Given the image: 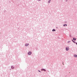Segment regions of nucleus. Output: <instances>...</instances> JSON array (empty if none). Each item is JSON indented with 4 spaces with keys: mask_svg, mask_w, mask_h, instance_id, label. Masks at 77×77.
I'll use <instances>...</instances> for the list:
<instances>
[{
    "mask_svg": "<svg viewBox=\"0 0 77 77\" xmlns=\"http://www.w3.org/2000/svg\"><path fill=\"white\" fill-rule=\"evenodd\" d=\"M38 72H41V71H40L39 70H38Z\"/></svg>",
    "mask_w": 77,
    "mask_h": 77,
    "instance_id": "f8f14e48",
    "label": "nucleus"
},
{
    "mask_svg": "<svg viewBox=\"0 0 77 77\" xmlns=\"http://www.w3.org/2000/svg\"><path fill=\"white\" fill-rule=\"evenodd\" d=\"M29 43L25 44V46H26V47H27V46H29Z\"/></svg>",
    "mask_w": 77,
    "mask_h": 77,
    "instance_id": "f03ea898",
    "label": "nucleus"
},
{
    "mask_svg": "<svg viewBox=\"0 0 77 77\" xmlns=\"http://www.w3.org/2000/svg\"><path fill=\"white\" fill-rule=\"evenodd\" d=\"M51 0H49L48 1V3H50V2H51Z\"/></svg>",
    "mask_w": 77,
    "mask_h": 77,
    "instance_id": "6e6552de",
    "label": "nucleus"
},
{
    "mask_svg": "<svg viewBox=\"0 0 77 77\" xmlns=\"http://www.w3.org/2000/svg\"><path fill=\"white\" fill-rule=\"evenodd\" d=\"M74 57H77V55H74Z\"/></svg>",
    "mask_w": 77,
    "mask_h": 77,
    "instance_id": "0eeeda50",
    "label": "nucleus"
},
{
    "mask_svg": "<svg viewBox=\"0 0 77 77\" xmlns=\"http://www.w3.org/2000/svg\"><path fill=\"white\" fill-rule=\"evenodd\" d=\"M71 42L70 41H69L68 42V43H69V42Z\"/></svg>",
    "mask_w": 77,
    "mask_h": 77,
    "instance_id": "ddd939ff",
    "label": "nucleus"
},
{
    "mask_svg": "<svg viewBox=\"0 0 77 77\" xmlns=\"http://www.w3.org/2000/svg\"><path fill=\"white\" fill-rule=\"evenodd\" d=\"M75 44H76V45H77V43L76 42Z\"/></svg>",
    "mask_w": 77,
    "mask_h": 77,
    "instance_id": "2eb2a0df",
    "label": "nucleus"
},
{
    "mask_svg": "<svg viewBox=\"0 0 77 77\" xmlns=\"http://www.w3.org/2000/svg\"><path fill=\"white\" fill-rule=\"evenodd\" d=\"M66 2H68V0H66Z\"/></svg>",
    "mask_w": 77,
    "mask_h": 77,
    "instance_id": "f3484780",
    "label": "nucleus"
},
{
    "mask_svg": "<svg viewBox=\"0 0 77 77\" xmlns=\"http://www.w3.org/2000/svg\"><path fill=\"white\" fill-rule=\"evenodd\" d=\"M67 26V25H66V24H64L63 25V26Z\"/></svg>",
    "mask_w": 77,
    "mask_h": 77,
    "instance_id": "9d476101",
    "label": "nucleus"
},
{
    "mask_svg": "<svg viewBox=\"0 0 77 77\" xmlns=\"http://www.w3.org/2000/svg\"><path fill=\"white\" fill-rule=\"evenodd\" d=\"M63 65H64V64H63Z\"/></svg>",
    "mask_w": 77,
    "mask_h": 77,
    "instance_id": "dca6fc26",
    "label": "nucleus"
},
{
    "mask_svg": "<svg viewBox=\"0 0 77 77\" xmlns=\"http://www.w3.org/2000/svg\"><path fill=\"white\" fill-rule=\"evenodd\" d=\"M41 71H46V70H45V69H42Z\"/></svg>",
    "mask_w": 77,
    "mask_h": 77,
    "instance_id": "20e7f679",
    "label": "nucleus"
},
{
    "mask_svg": "<svg viewBox=\"0 0 77 77\" xmlns=\"http://www.w3.org/2000/svg\"><path fill=\"white\" fill-rule=\"evenodd\" d=\"M11 68L12 69H14V66H11Z\"/></svg>",
    "mask_w": 77,
    "mask_h": 77,
    "instance_id": "39448f33",
    "label": "nucleus"
},
{
    "mask_svg": "<svg viewBox=\"0 0 77 77\" xmlns=\"http://www.w3.org/2000/svg\"><path fill=\"white\" fill-rule=\"evenodd\" d=\"M65 23H67V22H65Z\"/></svg>",
    "mask_w": 77,
    "mask_h": 77,
    "instance_id": "a211bd4d",
    "label": "nucleus"
},
{
    "mask_svg": "<svg viewBox=\"0 0 77 77\" xmlns=\"http://www.w3.org/2000/svg\"><path fill=\"white\" fill-rule=\"evenodd\" d=\"M32 54V52L31 51H29L28 53V55H30Z\"/></svg>",
    "mask_w": 77,
    "mask_h": 77,
    "instance_id": "7ed1b4c3",
    "label": "nucleus"
},
{
    "mask_svg": "<svg viewBox=\"0 0 77 77\" xmlns=\"http://www.w3.org/2000/svg\"><path fill=\"white\" fill-rule=\"evenodd\" d=\"M38 0V1H41V0Z\"/></svg>",
    "mask_w": 77,
    "mask_h": 77,
    "instance_id": "4468645a",
    "label": "nucleus"
},
{
    "mask_svg": "<svg viewBox=\"0 0 77 77\" xmlns=\"http://www.w3.org/2000/svg\"><path fill=\"white\" fill-rule=\"evenodd\" d=\"M72 42H74V44H75L76 43V42L74 41L73 40H72Z\"/></svg>",
    "mask_w": 77,
    "mask_h": 77,
    "instance_id": "423d86ee",
    "label": "nucleus"
},
{
    "mask_svg": "<svg viewBox=\"0 0 77 77\" xmlns=\"http://www.w3.org/2000/svg\"><path fill=\"white\" fill-rule=\"evenodd\" d=\"M52 31L53 32H54H54H55V31H56V29H54L52 30Z\"/></svg>",
    "mask_w": 77,
    "mask_h": 77,
    "instance_id": "9b49d317",
    "label": "nucleus"
},
{
    "mask_svg": "<svg viewBox=\"0 0 77 77\" xmlns=\"http://www.w3.org/2000/svg\"><path fill=\"white\" fill-rule=\"evenodd\" d=\"M73 40H74V41H75V40H76V39L75 38H73Z\"/></svg>",
    "mask_w": 77,
    "mask_h": 77,
    "instance_id": "1a4fd4ad",
    "label": "nucleus"
},
{
    "mask_svg": "<svg viewBox=\"0 0 77 77\" xmlns=\"http://www.w3.org/2000/svg\"><path fill=\"white\" fill-rule=\"evenodd\" d=\"M69 48L68 47H66V51H68V50H69Z\"/></svg>",
    "mask_w": 77,
    "mask_h": 77,
    "instance_id": "f257e3e1",
    "label": "nucleus"
}]
</instances>
